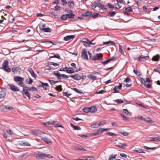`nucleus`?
I'll return each mask as SVG.
<instances>
[{
	"label": "nucleus",
	"instance_id": "obj_37",
	"mask_svg": "<svg viewBox=\"0 0 160 160\" xmlns=\"http://www.w3.org/2000/svg\"><path fill=\"white\" fill-rule=\"evenodd\" d=\"M117 156V154L113 155V154H111L108 160H111L112 159H115Z\"/></svg>",
	"mask_w": 160,
	"mask_h": 160
},
{
	"label": "nucleus",
	"instance_id": "obj_17",
	"mask_svg": "<svg viewBox=\"0 0 160 160\" xmlns=\"http://www.w3.org/2000/svg\"><path fill=\"white\" fill-rule=\"evenodd\" d=\"M66 72L69 74H72L75 72V71L72 68L68 67V68L66 70Z\"/></svg>",
	"mask_w": 160,
	"mask_h": 160
},
{
	"label": "nucleus",
	"instance_id": "obj_13",
	"mask_svg": "<svg viewBox=\"0 0 160 160\" xmlns=\"http://www.w3.org/2000/svg\"><path fill=\"white\" fill-rule=\"evenodd\" d=\"M27 157V154L25 153L22 154L21 156L18 157L17 158L18 160H22L23 159H25Z\"/></svg>",
	"mask_w": 160,
	"mask_h": 160
},
{
	"label": "nucleus",
	"instance_id": "obj_33",
	"mask_svg": "<svg viewBox=\"0 0 160 160\" xmlns=\"http://www.w3.org/2000/svg\"><path fill=\"white\" fill-rule=\"evenodd\" d=\"M88 41H83V44L86 47H91V45H90V42H88Z\"/></svg>",
	"mask_w": 160,
	"mask_h": 160
},
{
	"label": "nucleus",
	"instance_id": "obj_55",
	"mask_svg": "<svg viewBox=\"0 0 160 160\" xmlns=\"http://www.w3.org/2000/svg\"><path fill=\"white\" fill-rule=\"evenodd\" d=\"M99 127V126L98 125V124H97L96 123H95V124H92L91 126V127L92 128H98V127Z\"/></svg>",
	"mask_w": 160,
	"mask_h": 160
},
{
	"label": "nucleus",
	"instance_id": "obj_51",
	"mask_svg": "<svg viewBox=\"0 0 160 160\" xmlns=\"http://www.w3.org/2000/svg\"><path fill=\"white\" fill-rule=\"evenodd\" d=\"M18 86H20L22 87L24 89V88L26 87L24 83L23 82V81H22L20 83H19V84L18 85Z\"/></svg>",
	"mask_w": 160,
	"mask_h": 160
},
{
	"label": "nucleus",
	"instance_id": "obj_21",
	"mask_svg": "<svg viewBox=\"0 0 160 160\" xmlns=\"http://www.w3.org/2000/svg\"><path fill=\"white\" fill-rule=\"evenodd\" d=\"M160 58V56L159 54H157L154 56L152 58V59L154 61H157Z\"/></svg>",
	"mask_w": 160,
	"mask_h": 160
},
{
	"label": "nucleus",
	"instance_id": "obj_35",
	"mask_svg": "<svg viewBox=\"0 0 160 160\" xmlns=\"http://www.w3.org/2000/svg\"><path fill=\"white\" fill-rule=\"evenodd\" d=\"M56 122V121H52L51 120L46 122V123H47L48 124L50 125H54V123Z\"/></svg>",
	"mask_w": 160,
	"mask_h": 160
},
{
	"label": "nucleus",
	"instance_id": "obj_59",
	"mask_svg": "<svg viewBox=\"0 0 160 160\" xmlns=\"http://www.w3.org/2000/svg\"><path fill=\"white\" fill-rule=\"evenodd\" d=\"M98 14H99L98 13H95L92 15V17H93V18H96L98 16Z\"/></svg>",
	"mask_w": 160,
	"mask_h": 160
},
{
	"label": "nucleus",
	"instance_id": "obj_49",
	"mask_svg": "<svg viewBox=\"0 0 160 160\" xmlns=\"http://www.w3.org/2000/svg\"><path fill=\"white\" fill-rule=\"evenodd\" d=\"M126 11L128 12H132V10L131 8V7H129L127 8H126L125 9Z\"/></svg>",
	"mask_w": 160,
	"mask_h": 160
},
{
	"label": "nucleus",
	"instance_id": "obj_12",
	"mask_svg": "<svg viewBox=\"0 0 160 160\" xmlns=\"http://www.w3.org/2000/svg\"><path fill=\"white\" fill-rule=\"evenodd\" d=\"M112 45L115 46V43L113 41H109L108 42H103L102 44L100 45V46H102V45Z\"/></svg>",
	"mask_w": 160,
	"mask_h": 160
},
{
	"label": "nucleus",
	"instance_id": "obj_46",
	"mask_svg": "<svg viewBox=\"0 0 160 160\" xmlns=\"http://www.w3.org/2000/svg\"><path fill=\"white\" fill-rule=\"evenodd\" d=\"M108 14H109L111 17H113L115 15L116 12L114 11H110L108 12Z\"/></svg>",
	"mask_w": 160,
	"mask_h": 160
},
{
	"label": "nucleus",
	"instance_id": "obj_5",
	"mask_svg": "<svg viewBox=\"0 0 160 160\" xmlns=\"http://www.w3.org/2000/svg\"><path fill=\"white\" fill-rule=\"evenodd\" d=\"M81 57L84 59H88L86 49H83L81 52Z\"/></svg>",
	"mask_w": 160,
	"mask_h": 160
},
{
	"label": "nucleus",
	"instance_id": "obj_8",
	"mask_svg": "<svg viewBox=\"0 0 160 160\" xmlns=\"http://www.w3.org/2000/svg\"><path fill=\"white\" fill-rule=\"evenodd\" d=\"M69 76L74 79L77 80H79L81 79V76L78 74L74 75H70Z\"/></svg>",
	"mask_w": 160,
	"mask_h": 160
},
{
	"label": "nucleus",
	"instance_id": "obj_30",
	"mask_svg": "<svg viewBox=\"0 0 160 160\" xmlns=\"http://www.w3.org/2000/svg\"><path fill=\"white\" fill-rule=\"evenodd\" d=\"M8 62L7 60H5L2 64V67H5L8 66Z\"/></svg>",
	"mask_w": 160,
	"mask_h": 160
},
{
	"label": "nucleus",
	"instance_id": "obj_4",
	"mask_svg": "<svg viewBox=\"0 0 160 160\" xmlns=\"http://www.w3.org/2000/svg\"><path fill=\"white\" fill-rule=\"evenodd\" d=\"M14 80L17 82L18 85L22 81H23L24 78L19 76H14L13 78Z\"/></svg>",
	"mask_w": 160,
	"mask_h": 160
},
{
	"label": "nucleus",
	"instance_id": "obj_14",
	"mask_svg": "<svg viewBox=\"0 0 160 160\" xmlns=\"http://www.w3.org/2000/svg\"><path fill=\"white\" fill-rule=\"evenodd\" d=\"M28 71L30 73L32 77L34 78H36L37 76L36 74L34 73V71L31 68H29L28 69Z\"/></svg>",
	"mask_w": 160,
	"mask_h": 160
},
{
	"label": "nucleus",
	"instance_id": "obj_41",
	"mask_svg": "<svg viewBox=\"0 0 160 160\" xmlns=\"http://www.w3.org/2000/svg\"><path fill=\"white\" fill-rule=\"evenodd\" d=\"M114 101L118 103H121L123 102L124 101L123 100L120 99H117L114 100Z\"/></svg>",
	"mask_w": 160,
	"mask_h": 160
},
{
	"label": "nucleus",
	"instance_id": "obj_31",
	"mask_svg": "<svg viewBox=\"0 0 160 160\" xmlns=\"http://www.w3.org/2000/svg\"><path fill=\"white\" fill-rule=\"evenodd\" d=\"M144 121H145L146 122L148 123H152L153 122L149 118H145Z\"/></svg>",
	"mask_w": 160,
	"mask_h": 160
},
{
	"label": "nucleus",
	"instance_id": "obj_54",
	"mask_svg": "<svg viewBox=\"0 0 160 160\" xmlns=\"http://www.w3.org/2000/svg\"><path fill=\"white\" fill-rule=\"evenodd\" d=\"M61 9V7L59 5H57L55 6V11H59Z\"/></svg>",
	"mask_w": 160,
	"mask_h": 160
},
{
	"label": "nucleus",
	"instance_id": "obj_52",
	"mask_svg": "<svg viewBox=\"0 0 160 160\" xmlns=\"http://www.w3.org/2000/svg\"><path fill=\"white\" fill-rule=\"evenodd\" d=\"M61 18L62 20H66L67 19V14H64L62 16Z\"/></svg>",
	"mask_w": 160,
	"mask_h": 160
},
{
	"label": "nucleus",
	"instance_id": "obj_16",
	"mask_svg": "<svg viewBox=\"0 0 160 160\" xmlns=\"http://www.w3.org/2000/svg\"><path fill=\"white\" fill-rule=\"evenodd\" d=\"M89 108V112H90L94 113L97 111V108L94 106H92L91 107Z\"/></svg>",
	"mask_w": 160,
	"mask_h": 160
},
{
	"label": "nucleus",
	"instance_id": "obj_1",
	"mask_svg": "<svg viewBox=\"0 0 160 160\" xmlns=\"http://www.w3.org/2000/svg\"><path fill=\"white\" fill-rule=\"evenodd\" d=\"M88 53L89 56L90 58L92 61L98 60L100 57H102V54L101 53L99 54H96L94 56H92L91 53L89 51L88 52Z\"/></svg>",
	"mask_w": 160,
	"mask_h": 160
},
{
	"label": "nucleus",
	"instance_id": "obj_63",
	"mask_svg": "<svg viewBox=\"0 0 160 160\" xmlns=\"http://www.w3.org/2000/svg\"><path fill=\"white\" fill-rule=\"evenodd\" d=\"M31 90L32 91H37V88L35 87H31L29 89V91H31Z\"/></svg>",
	"mask_w": 160,
	"mask_h": 160
},
{
	"label": "nucleus",
	"instance_id": "obj_39",
	"mask_svg": "<svg viewBox=\"0 0 160 160\" xmlns=\"http://www.w3.org/2000/svg\"><path fill=\"white\" fill-rule=\"evenodd\" d=\"M92 15V12L90 11H88L86 12L85 14H82V16L88 17Z\"/></svg>",
	"mask_w": 160,
	"mask_h": 160
},
{
	"label": "nucleus",
	"instance_id": "obj_29",
	"mask_svg": "<svg viewBox=\"0 0 160 160\" xmlns=\"http://www.w3.org/2000/svg\"><path fill=\"white\" fill-rule=\"evenodd\" d=\"M119 48L120 52L122 54H123L124 53V52L123 51L124 48L121 45H119Z\"/></svg>",
	"mask_w": 160,
	"mask_h": 160
},
{
	"label": "nucleus",
	"instance_id": "obj_42",
	"mask_svg": "<svg viewBox=\"0 0 160 160\" xmlns=\"http://www.w3.org/2000/svg\"><path fill=\"white\" fill-rule=\"evenodd\" d=\"M119 133L123 135L124 136H128L129 135V133L125 132H119Z\"/></svg>",
	"mask_w": 160,
	"mask_h": 160
},
{
	"label": "nucleus",
	"instance_id": "obj_43",
	"mask_svg": "<svg viewBox=\"0 0 160 160\" xmlns=\"http://www.w3.org/2000/svg\"><path fill=\"white\" fill-rule=\"evenodd\" d=\"M3 107H4V108H6V110L8 109L9 110H12L13 109V108L12 107H10L8 106H5L3 105Z\"/></svg>",
	"mask_w": 160,
	"mask_h": 160
},
{
	"label": "nucleus",
	"instance_id": "obj_64",
	"mask_svg": "<svg viewBox=\"0 0 160 160\" xmlns=\"http://www.w3.org/2000/svg\"><path fill=\"white\" fill-rule=\"evenodd\" d=\"M154 70L156 72H158L160 74V68H158L154 69Z\"/></svg>",
	"mask_w": 160,
	"mask_h": 160
},
{
	"label": "nucleus",
	"instance_id": "obj_10",
	"mask_svg": "<svg viewBox=\"0 0 160 160\" xmlns=\"http://www.w3.org/2000/svg\"><path fill=\"white\" fill-rule=\"evenodd\" d=\"M22 94L23 96L25 94L28 97L29 99H30V94L28 91V90L23 88Z\"/></svg>",
	"mask_w": 160,
	"mask_h": 160
},
{
	"label": "nucleus",
	"instance_id": "obj_26",
	"mask_svg": "<svg viewBox=\"0 0 160 160\" xmlns=\"http://www.w3.org/2000/svg\"><path fill=\"white\" fill-rule=\"evenodd\" d=\"M20 145H22L23 146H30V144L28 142H22L21 143H20Z\"/></svg>",
	"mask_w": 160,
	"mask_h": 160
},
{
	"label": "nucleus",
	"instance_id": "obj_62",
	"mask_svg": "<svg viewBox=\"0 0 160 160\" xmlns=\"http://www.w3.org/2000/svg\"><path fill=\"white\" fill-rule=\"evenodd\" d=\"M30 133L33 135H37V132L35 131H32L30 132Z\"/></svg>",
	"mask_w": 160,
	"mask_h": 160
},
{
	"label": "nucleus",
	"instance_id": "obj_27",
	"mask_svg": "<svg viewBox=\"0 0 160 160\" xmlns=\"http://www.w3.org/2000/svg\"><path fill=\"white\" fill-rule=\"evenodd\" d=\"M55 88V89L59 92H61L62 90L61 85L58 86Z\"/></svg>",
	"mask_w": 160,
	"mask_h": 160
},
{
	"label": "nucleus",
	"instance_id": "obj_58",
	"mask_svg": "<svg viewBox=\"0 0 160 160\" xmlns=\"http://www.w3.org/2000/svg\"><path fill=\"white\" fill-rule=\"evenodd\" d=\"M117 86H115L113 88V90H114L113 93H114L119 92V90H117Z\"/></svg>",
	"mask_w": 160,
	"mask_h": 160
},
{
	"label": "nucleus",
	"instance_id": "obj_9",
	"mask_svg": "<svg viewBox=\"0 0 160 160\" xmlns=\"http://www.w3.org/2000/svg\"><path fill=\"white\" fill-rule=\"evenodd\" d=\"M100 0H98L95 1L92 5V8L94 9L100 4Z\"/></svg>",
	"mask_w": 160,
	"mask_h": 160
},
{
	"label": "nucleus",
	"instance_id": "obj_25",
	"mask_svg": "<svg viewBox=\"0 0 160 160\" xmlns=\"http://www.w3.org/2000/svg\"><path fill=\"white\" fill-rule=\"evenodd\" d=\"M18 67H15L12 68V71L14 73V74H16L18 72Z\"/></svg>",
	"mask_w": 160,
	"mask_h": 160
},
{
	"label": "nucleus",
	"instance_id": "obj_45",
	"mask_svg": "<svg viewBox=\"0 0 160 160\" xmlns=\"http://www.w3.org/2000/svg\"><path fill=\"white\" fill-rule=\"evenodd\" d=\"M72 89L75 92L79 93H83V92H82L80 90H79L78 89L76 88H72Z\"/></svg>",
	"mask_w": 160,
	"mask_h": 160
},
{
	"label": "nucleus",
	"instance_id": "obj_11",
	"mask_svg": "<svg viewBox=\"0 0 160 160\" xmlns=\"http://www.w3.org/2000/svg\"><path fill=\"white\" fill-rule=\"evenodd\" d=\"M41 139L44 141L47 144H52V142L46 137H42L41 138Z\"/></svg>",
	"mask_w": 160,
	"mask_h": 160
},
{
	"label": "nucleus",
	"instance_id": "obj_19",
	"mask_svg": "<svg viewBox=\"0 0 160 160\" xmlns=\"http://www.w3.org/2000/svg\"><path fill=\"white\" fill-rule=\"evenodd\" d=\"M75 37V35L67 36L64 37V40H70L73 39Z\"/></svg>",
	"mask_w": 160,
	"mask_h": 160
},
{
	"label": "nucleus",
	"instance_id": "obj_34",
	"mask_svg": "<svg viewBox=\"0 0 160 160\" xmlns=\"http://www.w3.org/2000/svg\"><path fill=\"white\" fill-rule=\"evenodd\" d=\"M88 77L89 78H91L92 80H96L97 79V77L95 76H93L92 75H88Z\"/></svg>",
	"mask_w": 160,
	"mask_h": 160
},
{
	"label": "nucleus",
	"instance_id": "obj_47",
	"mask_svg": "<svg viewBox=\"0 0 160 160\" xmlns=\"http://www.w3.org/2000/svg\"><path fill=\"white\" fill-rule=\"evenodd\" d=\"M152 139L150 140L151 141H160V138H159L154 137L152 138Z\"/></svg>",
	"mask_w": 160,
	"mask_h": 160
},
{
	"label": "nucleus",
	"instance_id": "obj_18",
	"mask_svg": "<svg viewBox=\"0 0 160 160\" xmlns=\"http://www.w3.org/2000/svg\"><path fill=\"white\" fill-rule=\"evenodd\" d=\"M42 43H44L45 44H47L50 43H52V45H56L57 44V43L55 42H52L51 41H43L42 42Z\"/></svg>",
	"mask_w": 160,
	"mask_h": 160
},
{
	"label": "nucleus",
	"instance_id": "obj_24",
	"mask_svg": "<svg viewBox=\"0 0 160 160\" xmlns=\"http://www.w3.org/2000/svg\"><path fill=\"white\" fill-rule=\"evenodd\" d=\"M1 68L3 69L5 71L7 72H10L11 71V69L8 66L5 67H2Z\"/></svg>",
	"mask_w": 160,
	"mask_h": 160
},
{
	"label": "nucleus",
	"instance_id": "obj_32",
	"mask_svg": "<svg viewBox=\"0 0 160 160\" xmlns=\"http://www.w3.org/2000/svg\"><path fill=\"white\" fill-rule=\"evenodd\" d=\"M67 18H74L75 15L72 13H71L70 14H67Z\"/></svg>",
	"mask_w": 160,
	"mask_h": 160
},
{
	"label": "nucleus",
	"instance_id": "obj_2",
	"mask_svg": "<svg viewBox=\"0 0 160 160\" xmlns=\"http://www.w3.org/2000/svg\"><path fill=\"white\" fill-rule=\"evenodd\" d=\"M54 74L57 77L58 79H61V77H62L63 78H68V76L64 74H61L58 71L53 72Z\"/></svg>",
	"mask_w": 160,
	"mask_h": 160
},
{
	"label": "nucleus",
	"instance_id": "obj_23",
	"mask_svg": "<svg viewBox=\"0 0 160 160\" xmlns=\"http://www.w3.org/2000/svg\"><path fill=\"white\" fill-rule=\"evenodd\" d=\"M96 132H97L98 135L104 132L103 128H100L96 130Z\"/></svg>",
	"mask_w": 160,
	"mask_h": 160
},
{
	"label": "nucleus",
	"instance_id": "obj_48",
	"mask_svg": "<svg viewBox=\"0 0 160 160\" xmlns=\"http://www.w3.org/2000/svg\"><path fill=\"white\" fill-rule=\"evenodd\" d=\"M131 79L129 77H127L126 79L124 80V82H127L131 81Z\"/></svg>",
	"mask_w": 160,
	"mask_h": 160
},
{
	"label": "nucleus",
	"instance_id": "obj_50",
	"mask_svg": "<svg viewBox=\"0 0 160 160\" xmlns=\"http://www.w3.org/2000/svg\"><path fill=\"white\" fill-rule=\"evenodd\" d=\"M106 122V120L102 121L101 122H100L99 123H98V125L99 126L103 125Z\"/></svg>",
	"mask_w": 160,
	"mask_h": 160
},
{
	"label": "nucleus",
	"instance_id": "obj_60",
	"mask_svg": "<svg viewBox=\"0 0 160 160\" xmlns=\"http://www.w3.org/2000/svg\"><path fill=\"white\" fill-rule=\"evenodd\" d=\"M68 68V67H65L64 68H61L59 69V70L61 71H66V70Z\"/></svg>",
	"mask_w": 160,
	"mask_h": 160
},
{
	"label": "nucleus",
	"instance_id": "obj_22",
	"mask_svg": "<svg viewBox=\"0 0 160 160\" xmlns=\"http://www.w3.org/2000/svg\"><path fill=\"white\" fill-rule=\"evenodd\" d=\"M38 157L40 159H43L45 157V154H44V153L42 152L40 153H38Z\"/></svg>",
	"mask_w": 160,
	"mask_h": 160
},
{
	"label": "nucleus",
	"instance_id": "obj_44",
	"mask_svg": "<svg viewBox=\"0 0 160 160\" xmlns=\"http://www.w3.org/2000/svg\"><path fill=\"white\" fill-rule=\"evenodd\" d=\"M135 151L140 153H145V152L143 151V150L142 149L140 148H138V150H136Z\"/></svg>",
	"mask_w": 160,
	"mask_h": 160
},
{
	"label": "nucleus",
	"instance_id": "obj_38",
	"mask_svg": "<svg viewBox=\"0 0 160 160\" xmlns=\"http://www.w3.org/2000/svg\"><path fill=\"white\" fill-rule=\"evenodd\" d=\"M123 112L127 115L131 116L132 115V114L131 112H129L128 110L126 109H123Z\"/></svg>",
	"mask_w": 160,
	"mask_h": 160
},
{
	"label": "nucleus",
	"instance_id": "obj_56",
	"mask_svg": "<svg viewBox=\"0 0 160 160\" xmlns=\"http://www.w3.org/2000/svg\"><path fill=\"white\" fill-rule=\"evenodd\" d=\"M78 151H86V150L85 148H83L82 147L78 146Z\"/></svg>",
	"mask_w": 160,
	"mask_h": 160
},
{
	"label": "nucleus",
	"instance_id": "obj_6",
	"mask_svg": "<svg viewBox=\"0 0 160 160\" xmlns=\"http://www.w3.org/2000/svg\"><path fill=\"white\" fill-rule=\"evenodd\" d=\"M149 58V57L148 56H144L143 55H141L137 58V59L138 61H144L147 60Z\"/></svg>",
	"mask_w": 160,
	"mask_h": 160
},
{
	"label": "nucleus",
	"instance_id": "obj_15",
	"mask_svg": "<svg viewBox=\"0 0 160 160\" xmlns=\"http://www.w3.org/2000/svg\"><path fill=\"white\" fill-rule=\"evenodd\" d=\"M40 82L42 84V85H41V87H43L45 90H47L48 89L47 88V87H49V86L48 83H46L43 82L41 81H40Z\"/></svg>",
	"mask_w": 160,
	"mask_h": 160
},
{
	"label": "nucleus",
	"instance_id": "obj_7",
	"mask_svg": "<svg viewBox=\"0 0 160 160\" xmlns=\"http://www.w3.org/2000/svg\"><path fill=\"white\" fill-rule=\"evenodd\" d=\"M6 95L5 91L2 88H0V99L3 98Z\"/></svg>",
	"mask_w": 160,
	"mask_h": 160
},
{
	"label": "nucleus",
	"instance_id": "obj_3",
	"mask_svg": "<svg viewBox=\"0 0 160 160\" xmlns=\"http://www.w3.org/2000/svg\"><path fill=\"white\" fill-rule=\"evenodd\" d=\"M8 88L12 91L15 92L19 91V89L18 87L12 84H8L7 85Z\"/></svg>",
	"mask_w": 160,
	"mask_h": 160
},
{
	"label": "nucleus",
	"instance_id": "obj_36",
	"mask_svg": "<svg viewBox=\"0 0 160 160\" xmlns=\"http://www.w3.org/2000/svg\"><path fill=\"white\" fill-rule=\"evenodd\" d=\"M43 31L45 32H51L52 31L51 29L49 28H45L42 29Z\"/></svg>",
	"mask_w": 160,
	"mask_h": 160
},
{
	"label": "nucleus",
	"instance_id": "obj_61",
	"mask_svg": "<svg viewBox=\"0 0 160 160\" xmlns=\"http://www.w3.org/2000/svg\"><path fill=\"white\" fill-rule=\"evenodd\" d=\"M63 95L66 96L67 97H68L70 96L71 95V94H68V92H63Z\"/></svg>",
	"mask_w": 160,
	"mask_h": 160
},
{
	"label": "nucleus",
	"instance_id": "obj_57",
	"mask_svg": "<svg viewBox=\"0 0 160 160\" xmlns=\"http://www.w3.org/2000/svg\"><path fill=\"white\" fill-rule=\"evenodd\" d=\"M143 148L144 149H152V150H154L156 149V147H153V148H149L148 147L146 146H144L143 147Z\"/></svg>",
	"mask_w": 160,
	"mask_h": 160
},
{
	"label": "nucleus",
	"instance_id": "obj_53",
	"mask_svg": "<svg viewBox=\"0 0 160 160\" xmlns=\"http://www.w3.org/2000/svg\"><path fill=\"white\" fill-rule=\"evenodd\" d=\"M68 3L69 4V5L70 7H72L74 6V3L72 1H70L68 2Z\"/></svg>",
	"mask_w": 160,
	"mask_h": 160
},
{
	"label": "nucleus",
	"instance_id": "obj_40",
	"mask_svg": "<svg viewBox=\"0 0 160 160\" xmlns=\"http://www.w3.org/2000/svg\"><path fill=\"white\" fill-rule=\"evenodd\" d=\"M83 111L86 113H88L89 112V108L85 107L82 109Z\"/></svg>",
	"mask_w": 160,
	"mask_h": 160
},
{
	"label": "nucleus",
	"instance_id": "obj_28",
	"mask_svg": "<svg viewBox=\"0 0 160 160\" xmlns=\"http://www.w3.org/2000/svg\"><path fill=\"white\" fill-rule=\"evenodd\" d=\"M58 58V59H60V56L59 55V54H55L53 56H50V57L49 58V59L50 60L51 58Z\"/></svg>",
	"mask_w": 160,
	"mask_h": 160
},
{
	"label": "nucleus",
	"instance_id": "obj_20",
	"mask_svg": "<svg viewBox=\"0 0 160 160\" xmlns=\"http://www.w3.org/2000/svg\"><path fill=\"white\" fill-rule=\"evenodd\" d=\"M71 126L73 128L74 130H81V128L80 127L76 126L72 124V123L70 124Z\"/></svg>",
	"mask_w": 160,
	"mask_h": 160
}]
</instances>
